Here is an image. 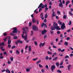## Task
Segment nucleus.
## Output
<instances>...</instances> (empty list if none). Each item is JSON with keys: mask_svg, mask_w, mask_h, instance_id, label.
<instances>
[{"mask_svg": "<svg viewBox=\"0 0 73 73\" xmlns=\"http://www.w3.org/2000/svg\"><path fill=\"white\" fill-rule=\"evenodd\" d=\"M65 23H63L62 24L61 26V29L64 30V29L65 28Z\"/></svg>", "mask_w": 73, "mask_h": 73, "instance_id": "20e7f679", "label": "nucleus"}, {"mask_svg": "<svg viewBox=\"0 0 73 73\" xmlns=\"http://www.w3.org/2000/svg\"><path fill=\"white\" fill-rule=\"evenodd\" d=\"M68 25H72V21H69V23H68Z\"/></svg>", "mask_w": 73, "mask_h": 73, "instance_id": "7c9ffc66", "label": "nucleus"}, {"mask_svg": "<svg viewBox=\"0 0 73 73\" xmlns=\"http://www.w3.org/2000/svg\"><path fill=\"white\" fill-rule=\"evenodd\" d=\"M45 7H47V5L46 4L44 5H43V6H42L41 8H42V9H44V8H45Z\"/></svg>", "mask_w": 73, "mask_h": 73, "instance_id": "9b49d317", "label": "nucleus"}, {"mask_svg": "<svg viewBox=\"0 0 73 73\" xmlns=\"http://www.w3.org/2000/svg\"><path fill=\"white\" fill-rule=\"evenodd\" d=\"M33 30L34 31H38V29L37 26L35 25H33L32 27Z\"/></svg>", "mask_w": 73, "mask_h": 73, "instance_id": "f03ea898", "label": "nucleus"}, {"mask_svg": "<svg viewBox=\"0 0 73 73\" xmlns=\"http://www.w3.org/2000/svg\"><path fill=\"white\" fill-rule=\"evenodd\" d=\"M56 16V15H55V12H54L52 14V17H54Z\"/></svg>", "mask_w": 73, "mask_h": 73, "instance_id": "4468645a", "label": "nucleus"}, {"mask_svg": "<svg viewBox=\"0 0 73 73\" xmlns=\"http://www.w3.org/2000/svg\"><path fill=\"white\" fill-rule=\"evenodd\" d=\"M7 63L8 64H11V62L10 61L8 60L7 62Z\"/></svg>", "mask_w": 73, "mask_h": 73, "instance_id": "5fc2aeb1", "label": "nucleus"}, {"mask_svg": "<svg viewBox=\"0 0 73 73\" xmlns=\"http://www.w3.org/2000/svg\"><path fill=\"white\" fill-rule=\"evenodd\" d=\"M42 5H44L42 4V3H40V4L39 5V6H40V8H41Z\"/></svg>", "mask_w": 73, "mask_h": 73, "instance_id": "5701e85b", "label": "nucleus"}, {"mask_svg": "<svg viewBox=\"0 0 73 73\" xmlns=\"http://www.w3.org/2000/svg\"><path fill=\"white\" fill-rule=\"evenodd\" d=\"M26 70L27 72H30V69H29L28 68L26 69Z\"/></svg>", "mask_w": 73, "mask_h": 73, "instance_id": "a19ab883", "label": "nucleus"}, {"mask_svg": "<svg viewBox=\"0 0 73 73\" xmlns=\"http://www.w3.org/2000/svg\"><path fill=\"white\" fill-rule=\"evenodd\" d=\"M65 58V59H66V58H69V56H66L65 57H64Z\"/></svg>", "mask_w": 73, "mask_h": 73, "instance_id": "338daca9", "label": "nucleus"}, {"mask_svg": "<svg viewBox=\"0 0 73 73\" xmlns=\"http://www.w3.org/2000/svg\"><path fill=\"white\" fill-rule=\"evenodd\" d=\"M11 42H12V40L11 39H9L8 40V41L7 42L8 44H10L11 43Z\"/></svg>", "mask_w": 73, "mask_h": 73, "instance_id": "9d476101", "label": "nucleus"}, {"mask_svg": "<svg viewBox=\"0 0 73 73\" xmlns=\"http://www.w3.org/2000/svg\"><path fill=\"white\" fill-rule=\"evenodd\" d=\"M38 59V58H34L33 59V61H36Z\"/></svg>", "mask_w": 73, "mask_h": 73, "instance_id": "2f4dec72", "label": "nucleus"}, {"mask_svg": "<svg viewBox=\"0 0 73 73\" xmlns=\"http://www.w3.org/2000/svg\"><path fill=\"white\" fill-rule=\"evenodd\" d=\"M13 33H18V34H19L20 33V31H17V29L16 28H15L13 29V31H12Z\"/></svg>", "mask_w": 73, "mask_h": 73, "instance_id": "f257e3e1", "label": "nucleus"}, {"mask_svg": "<svg viewBox=\"0 0 73 73\" xmlns=\"http://www.w3.org/2000/svg\"><path fill=\"white\" fill-rule=\"evenodd\" d=\"M37 21L36 20H35V19L34 18L32 19V21L33 23H36V21Z\"/></svg>", "mask_w": 73, "mask_h": 73, "instance_id": "2eb2a0df", "label": "nucleus"}, {"mask_svg": "<svg viewBox=\"0 0 73 73\" xmlns=\"http://www.w3.org/2000/svg\"><path fill=\"white\" fill-rule=\"evenodd\" d=\"M57 13L58 14V15H60V12L59 11H57Z\"/></svg>", "mask_w": 73, "mask_h": 73, "instance_id": "bf43d9fd", "label": "nucleus"}, {"mask_svg": "<svg viewBox=\"0 0 73 73\" xmlns=\"http://www.w3.org/2000/svg\"><path fill=\"white\" fill-rule=\"evenodd\" d=\"M58 23L60 25H61L62 24V22H60V20L58 21Z\"/></svg>", "mask_w": 73, "mask_h": 73, "instance_id": "473e14b6", "label": "nucleus"}, {"mask_svg": "<svg viewBox=\"0 0 73 73\" xmlns=\"http://www.w3.org/2000/svg\"><path fill=\"white\" fill-rule=\"evenodd\" d=\"M50 29L52 30V31H55V29H56V28L53 26L51 27Z\"/></svg>", "mask_w": 73, "mask_h": 73, "instance_id": "ddd939ff", "label": "nucleus"}, {"mask_svg": "<svg viewBox=\"0 0 73 73\" xmlns=\"http://www.w3.org/2000/svg\"><path fill=\"white\" fill-rule=\"evenodd\" d=\"M4 36H7V34L6 33H3Z\"/></svg>", "mask_w": 73, "mask_h": 73, "instance_id": "bb28decb", "label": "nucleus"}, {"mask_svg": "<svg viewBox=\"0 0 73 73\" xmlns=\"http://www.w3.org/2000/svg\"><path fill=\"white\" fill-rule=\"evenodd\" d=\"M5 72L6 73H11V71L8 68H6L5 69Z\"/></svg>", "mask_w": 73, "mask_h": 73, "instance_id": "0eeeda50", "label": "nucleus"}, {"mask_svg": "<svg viewBox=\"0 0 73 73\" xmlns=\"http://www.w3.org/2000/svg\"><path fill=\"white\" fill-rule=\"evenodd\" d=\"M64 62V61H62L61 62V63L60 64V66H61L62 65V64H63V62Z\"/></svg>", "mask_w": 73, "mask_h": 73, "instance_id": "58836bf2", "label": "nucleus"}, {"mask_svg": "<svg viewBox=\"0 0 73 73\" xmlns=\"http://www.w3.org/2000/svg\"><path fill=\"white\" fill-rule=\"evenodd\" d=\"M29 27H31L32 26V23L31 22L29 23Z\"/></svg>", "mask_w": 73, "mask_h": 73, "instance_id": "4c0bfd02", "label": "nucleus"}, {"mask_svg": "<svg viewBox=\"0 0 73 73\" xmlns=\"http://www.w3.org/2000/svg\"><path fill=\"white\" fill-rule=\"evenodd\" d=\"M7 38L6 37H5V38H4L3 40L4 42H6V41H7Z\"/></svg>", "mask_w": 73, "mask_h": 73, "instance_id": "c85d7f7f", "label": "nucleus"}, {"mask_svg": "<svg viewBox=\"0 0 73 73\" xmlns=\"http://www.w3.org/2000/svg\"><path fill=\"white\" fill-rule=\"evenodd\" d=\"M16 54H20V51H19V50H16Z\"/></svg>", "mask_w": 73, "mask_h": 73, "instance_id": "6ab92c4d", "label": "nucleus"}, {"mask_svg": "<svg viewBox=\"0 0 73 73\" xmlns=\"http://www.w3.org/2000/svg\"><path fill=\"white\" fill-rule=\"evenodd\" d=\"M39 66L40 68H41V67H42V65H41L40 64H39Z\"/></svg>", "mask_w": 73, "mask_h": 73, "instance_id": "69168bd1", "label": "nucleus"}, {"mask_svg": "<svg viewBox=\"0 0 73 73\" xmlns=\"http://www.w3.org/2000/svg\"><path fill=\"white\" fill-rule=\"evenodd\" d=\"M6 38L7 39H9V40L10 39H11V36H8V37H7Z\"/></svg>", "mask_w": 73, "mask_h": 73, "instance_id": "09e8293b", "label": "nucleus"}, {"mask_svg": "<svg viewBox=\"0 0 73 73\" xmlns=\"http://www.w3.org/2000/svg\"><path fill=\"white\" fill-rule=\"evenodd\" d=\"M15 47L16 46H13L12 47L11 49H14V48H15Z\"/></svg>", "mask_w": 73, "mask_h": 73, "instance_id": "13d9d810", "label": "nucleus"}, {"mask_svg": "<svg viewBox=\"0 0 73 73\" xmlns=\"http://www.w3.org/2000/svg\"><path fill=\"white\" fill-rule=\"evenodd\" d=\"M44 24L45 23H42V25H41V27H43V26H44Z\"/></svg>", "mask_w": 73, "mask_h": 73, "instance_id": "de8ad7c7", "label": "nucleus"}, {"mask_svg": "<svg viewBox=\"0 0 73 73\" xmlns=\"http://www.w3.org/2000/svg\"><path fill=\"white\" fill-rule=\"evenodd\" d=\"M29 50L30 52H31V51H32V49H31V46H29Z\"/></svg>", "mask_w": 73, "mask_h": 73, "instance_id": "aec40b11", "label": "nucleus"}, {"mask_svg": "<svg viewBox=\"0 0 73 73\" xmlns=\"http://www.w3.org/2000/svg\"><path fill=\"white\" fill-rule=\"evenodd\" d=\"M11 61H13V57H11Z\"/></svg>", "mask_w": 73, "mask_h": 73, "instance_id": "052dcab7", "label": "nucleus"}, {"mask_svg": "<svg viewBox=\"0 0 73 73\" xmlns=\"http://www.w3.org/2000/svg\"><path fill=\"white\" fill-rule=\"evenodd\" d=\"M31 36H32V35H33V31H31Z\"/></svg>", "mask_w": 73, "mask_h": 73, "instance_id": "37998d69", "label": "nucleus"}, {"mask_svg": "<svg viewBox=\"0 0 73 73\" xmlns=\"http://www.w3.org/2000/svg\"><path fill=\"white\" fill-rule=\"evenodd\" d=\"M69 13H70V16H72L73 15V13H72V12L71 11H70L69 12Z\"/></svg>", "mask_w": 73, "mask_h": 73, "instance_id": "cd10ccee", "label": "nucleus"}, {"mask_svg": "<svg viewBox=\"0 0 73 73\" xmlns=\"http://www.w3.org/2000/svg\"><path fill=\"white\" fill-rule=\"evenodd\" d=\"M46 32H47V31H46L45 30H44L42 31V35H44V34H45V33H46Z\"/></svg>", "mask_w": 73, "mask_h": 73, "instance_id": "39448f33", "label": "nucleus"}, {"mask_svg": "<svg viewBox=\"0 0 73 73\" xmlns=\"http://www.w3.org/2000/svg\"><path fill=\"white\" fill-rule=\"evenodd\" d=\"M45 19H46L48 17V15L46 13L45 15L44 16Z\"/></svg>", "mask_w": 73, "mask_h": 73, "instance_id": "72a5a7b5", "label": "nucleus"}, {"mask_svg": "<svg viewBox=\"0 0 73 73\" xmlns=\"http://www.w3.org/2000/svg\"><path fill=\"white\" fill-rule=\"evenodd\" d=\"M57 72H58V73H61V71L60 70H57Z\"/></svg>", "mask_w": 73, "mask_h": 73, "instance_id": "c9c22d12", "label": "nucleus"}, {"mask_svg": "<svg viewBox=\"0 0 73 73\" xmlns=\"http://www.w3.org/2000/svg\"><path fill=\"white\" fill-rule=\"evenodd\" d=\"M41 62V60H39L36 63V64H39V62Z\"/></svg>", "mask_w": 73, "mask_h": 73, "instance_id": "a18cd8bd", "label": "nucleus"}, {"mask_svg": "<svg viewBox=\"0 0 73 73\" xmlns=\"http://www.w3.org/2000/svg\"><path fill=\"white\" fill-rule=\"evenodd\" d=\"M3 54H6V56H7L8 55V54H7V52H4L3 53Z\"/></svg>", "mask_w": 73, "mask_h": 73, "instance_id": "e2e57ef3", "label": "nucleus"}, {"mask_svg": "<svg viewBox=\"0 0 73 73\" xmlns=\"http://www.w3.org/2000/svg\"><path fill=\"white\" fill-rule=\"evenodd\" d=\"M51 70L52 71V72H54V70L56 68V66L55 65H53L51 66Z\"/></svg>", "mask_w": 73, "mask_h": 73, "instance_id": "7ed1b4c3", "label": "nucleus"}, {"mask_svg": "<svg viewBox=\"0 0 73 73\" xmlns=\"http://www.w3.org/2000/svg\"><path fill=\"white\" fill-rule=\"evenodd\" d=\"M40 16H41V17H43V13H42L40 14Z\"/></svg>", "mask_w": 73, "mask_h": 73, "instance_id": "774afa93", "label": "nucleus"}, {"mask_svg": "<svg viewBox=\"0 0 73 73\" xmlns=\"http://www.w3.org/2000/svg\"><path fill=\"white\" fill-rule=\"evenodd\" d=\"M41 62V60H39L36 63V64H39V62Z\"/></svg>", "mask_w": 73, "mask_h": 73, "instance_id": "49530a36", "label": "nucleus"}, {"mask_svg": "<svg viewBox=\"0 0 73 73\" xmlns=\"http://www.w3.org/2000/svg\"><path fill=\"white\" fill-rule=\"evenodd\" d=\"M70 3V1H67L66 2V3L65 4L66 6H67L68 5V4H69Z\"/></svg>", "mask_w": 73, "mask_h": 73, "instance_id": "f8f14e48", "label": "nucleus"}, {"mask_svg": "<svg viewBox=\"0 0 73 73\" xmlns=\"http://www.w3.org/2000/svg\"><path fill=\"white\" fill-rule=\"evenodd\" d=\"M61 33V32L60 31H58L57 32V34H58V35H59V34H60Z\"/></svg>", "mask_w": 73, "mask_h": 73, "instance_id": "8fccbe9b", "label": "nucleus"}, {"mask_svg": "<svg viewBox=\"0 0 73 73\" xmlns=\"http://www.w3.org/2000/svg\"><path fill=\"white\" fill-rule=\"evenodd\" d=\"M63 19H66V15H63Z\"/></svg>", "mask_w": 73, "mask_h": 73, "instance_id": "4d7b16f0", "label": "nucleus"}, {"mask_svg": "<svg viewBox=\"0 0 73 73\" xmlns=\"http://www.w3.org/2000/svg\"><path fill=\"white\" fill-rule=\"evenodd\" d=\"M45 45V42L42 43V46H44Z\"/></svg>", "mask_w": 73, "mask_h": 73, "instance_id": "0e129e2a", "label": "nucleus"}, {"mask_svg": "<svg viewBox=\"0 0 73 73\" xmlns=\"http://www.w3.org/2000/svg\"><path fill=\"white\" fill-rule=\"evenodd\" d=\"M3 46H2L0 48V49H1L2 51H4L5 49H3Z\"/></svg>", "mask_w": 73, "mask_h": 73, "instance_id": "c756f323", "label": "nucleus"}, {"mask_svg": "<svg viewBox=\"0 0 73 73\" xmlns=\"http://www.w3.org/2000/svg\"><path fill=\"white\" fill-rule=\"evenodd\" d=\"M36 39V37H34L32 39H31V41H34L35 40V39Z\"/></svg>", "mask_w": 73, "mask_h": 73, "instance_id": "6e6d98bb", "label": "nucleus"}, {"mask_svg": "<svg viewBox=\"0 0 73 73\" xmlns=\"http://www.w3.org/2000/svg\"><path fill=\"white\" fill-rule=\"evenodd\" d=\"M8 47L9 48H11V45H10V44H9L8 45Z\"/></svg>", "mask_w": 73, "mask_h": 73, "instance_id": "680f3d73", "label": "nucleus"}, {"mask_svg": "<svg viewBox=\"0 0 73 73\" xmlns=\"http://www.w3.org/2000/svg\"><path fill=\"white\" fill-rule=\"evenodd\" d=\"M64 45H66V46H67L68 45V42H65V43H64Z\"/></svg>", "mask_w": 73, "mask_h": 73, "instance_id": "a878e982", "label": "nucleus"}, {"mask_svg": "<svg viewBox=\"0 0 73 73\" xmlns=\"http://www.w3.org/2000/svg\"><path fill=\"white\" fill-rule=\"evenodd\" d=\"M49 59V57L48 56H47L45 57V59L46 60H48Z\"/></svg>", "mask_w": 73, "mask_h": 73, "instance_id": "f704fd0d", "label": "nucleus"}, {"mask_svg": "<svg viewBox=\"0 0 73 73\" xmlns=\"http://www.w3.org/2000/svg\"><path fill=\"white\" fill-rule=\"evenodd\" d=\"M47 53L48 54H50V55H52V52H49V51H47Z\"/></svg>", "mask_w": 73, "mask_h": 73, "instance_id": "4be33fe9", "label": "nucleus"}, {"mask_svg": "<svg viewBox=\"0 0 73 73\" xmlns=\"http://www.w3.org/2000/svg\"><path fill=\"white\" fill-rule=\"evenodd\" d=\"M56 64L57 67H58L60 66V64H59V63L58 62H56Z\"/></svg>", "mask_w": 73, "mask_h": 73, "instance_id": "f3484780", "label": "nucleus"}, {"mask_svg": "<svg viewBox=\"0 0 73 73\" xmlns=\"http://www.w3.org/2000/svg\"><path fill=\"white\" fill-rule=\"evenodd\" d=\"M45 68H46V69H49V67H48V65H46Z\"/></svg>", "mask_w": 73, "mask_h": 73, "instance_id": "c03bdc74", "label": "nucleus"}, {"mask_svg": "<svg viewBox=\"0 0 73 73\" xmlns=\"http://www.w3.org/2000/svg\"><path fill=\"white\" fill-rule=\"evenodd\" d=\"M66 40L67 41H68V40H70V37H67Z\"/></svg>", "mask_w": 73, "mask_h": 73, "instance_id": "79ce46f5", "label": "nucleus"}, {"mask_svg": "<svg viewBox=\"0 0 73 73\" xmlns=\"http://www.w3.org/2000/svg\"><path fill=\"white\" fill-rule=\"evenodd\" d=\"M41 11H42V8H39V12H41Z\"/></svg>", "mask_w": 73, "mask_h": 73, "instance_id": "3c124183", "label": "nucleus"}, {"mask_svg": "<svg viewBox=\"0 0 73 73\" xmlns=\"http://www.w3.org/2000/svg\"><path fill=\"white\" fill-rule=\"evenodd\" d=\"M50 31L51 35H53V31H52V30H50Z\"/></svg>", "mask_w": 73, "mask_h": 73, "instance_id": "e433bc0d", "label": "nucleus"}, {"mask_svg": "<svg viewBox=\"0 0 73 73\" xmlns=\"http://www.w3.org/2000/svg\"><path fill=\"white\" fill-rule=\"evenodd\" d=\"M58 31V30H61V28L58 26H57L56 28H55Z\"/></svg>", "mask_w": 73, "mask_h": 73, "instance_id": "1a4fd4ad", "label": "nucleus"}, {"mask_svg": "<svg viewBox=\"0 0 73 73\" xmlns=\"http://www.w3.org/2000/svg\"><path fill=\"white\" fill-rule=\"evenodd\" d=\"M71 66V65L70 64L68 66V70H70V66Z\"/></svg>", "mask_w": 73, "mask_h": 73, "instance_id": "393cba45", "label": "nucleus"}, {"mask_svg": "<svg viewBox=\"0 0 73 73\" xmlns=\"http://www.w3.org/2000/svg\"><path fill=\"white\" fill-rule=\"evenodd\" d=\"M53 26L55 28H56V27L58 26V25H57V24L55 22H54L53 24Z\"/></svg>", "mask_w": 73, "mask_h": 73, "instance_id": "423d86ee", "label": "nucleus"}, {"mask_svg": "<svg viewBox=\"0 0 73 73\" xmlns=\"http://www.w3.org/2000/svg\"><path fill=\"white\" fill-rule=\"evenodd\" d=\"M4 46V42H2V43H1V44H0V46Z\"/></svg>", "mask_w": 73, "mask_h": 73, "instance_id": "412c9836", "label": "nucleus"}, {"mask_svg": "<svg viewBox=\"0 0 73 73\" xmlns=\"http://www.w3.org/2000/svg\"><path fill=\"white\" fill-rule=\"evenodd\" d=\"M41 71L42 73H44V72H45V70H44L43 69H42Z\"/></svg>", "mask_w": 73, "mask_h": 73, "instance_id": "864d4df0", "label": "nucleus"}, {"mask_svg": "<svg viewBox=\"0 0 73 73\" xmlns=\"http://www.w3.org/2000/svg\"><path fill=\"white\" fill-rule=\"evenodd\" d=\"M34 42H35V45H37V42L35 41Z\"/></svg>", "mask_w": 73, "mask_h": 73, "instance_id": "603ef678", "label": "nucleus"}, {"mask_svg": "<svg viewBox=\"0 0 73 73\" xmlns=\"http://www.w3.org/2000/svg\"><path fill=\"white\" fill-rule=\"evenodd\" d=\"M59 7H61V8H63V4L62 2H60L59 5Z\"/></svg>", "mask_w": 73, "mask_h": 73, "instance_id": "6e6552de", "label": "nucleus"}, {"mask_svg": "<svg viewBox=\"0 0 73 73\" xmlns=\"http://www.w3.org/2000/svg\"><path fill=\"white\" fill-rule=\"evenodd\" d=\"M10 35L11 36H16V35L15 34L12 33H10Z\"/></svg>", "mask_w": 73, "mask_h": 73, "instance_id": "a211bd4d", "label": "nucleus"}, {"mask_svg": "<svg viewBox=\"0 0 73 73\" xmlns=\"http://www.w3.org/2000/svg\"><path fill=\"white\" fill-rule=\"evenodd\" d=\"M58 58V57H54L52 59V61H54L55 60H56Z\"/></svg>", "mask_w": 73, "mask_h": 73, "instance_id": "dca6fc26", "label": "nucleus"}, {"mask_svg": "<svg viewBox=\"0 0 73 73\" xmlns=\"http://www.w3.org/2000/svg\"><path fill=\"white\" fill-rule=\"evenodd\" d=\"M18 38V37H17V36H14L13 37L14 40H16Z\"/></svg>", "mask_w": 73, "mask_h": 73, "instance_id": "b1692460", "label": "nucleus"}, {"mask_svg": "<svg viewBox=\"0 0 73 73\" xmlns=\"http://www.w3.org/2000/svg\"><path fill=\"white\" fill-rule=\"evenodd\" d=\"M23 31V32H26V30H25V28H23L22 29Z\"/></svg>", "mask_w": 73, "mask_h": 73, "instance_id": "ea45409f", "label": "nucleus"}]
</instances>
